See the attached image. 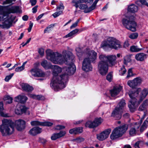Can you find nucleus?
<instances>
[{"label": "nucleus", "mask_w": 148, "mask_h": 148, "mask_svg": "<svg viewBox=\"0 0 148 148\" xmlns=\"http://www.w3.org/2000/svg\"><path fill=\"white\" fill-rule=\"evenodd\" d=\"M46 52L47 59L53 63H64L67 65L63 69L65 74L60 76L58 75L62 71L60 67L57 65H52L50 68L52 69L53 75L51 86L55 90L63 89L65 87L64 82L66 81L68 75H73L75 71V66L73 63L74 57L71 52L66 50L63 51L62 55L57 52H54L50 49L47 50Z\"/></svg>", "instance_id": "obj_1"}, {"label": "nucleus", "mask_w": 148, "mask_h": 148, "mask_svg": "<svg viewBox=\"0 0 148 148\" xmlns=\"http://www.w3.org/2000/svg\"><path fill=\"white\" fill-rule=\"evenodd\" d=\"M99 58L100 61L98 64V68L99 72L102 75H105L108 72V65L107 61L109 62L110 66L115 65L116 63V57L115 55L106 56L100 54L99 56Z\"/></svg>", "instance_id": "obj_2"}, {"label": "nucleus", "mask_w": 148, "mask_h": 148, "mask_svg": "<svg viewBox=\"0 0 148 148\" xmlns=\"http://www.w3.org/2000/svg\"><path fill=\"white\" fill-rule=\"evenodd\" d=\"M14 123L11 121L4 119L0 125V131L3 136H6L13 133L14 130Z\"/></svg>", "instance_id": "obj_3"}, {"label": "nucleus", "mask_w": 148, "mask_h": 148, "mask_svg": "<svg viewBox=\"0 0 148 148\" xmlns=\"http://www.w3.org/2000/svg\"><path fill=\"white\" fill-rule=\"evenodd\" d=\"M128 128L127 124H124L115 128L110 136L112 140H114L121 137L126 132Z\"/></svg>", "instance_id": "obj_4"}, {"label": "nucleus", "mask_w": 148, "mask_h": 148, "mask_svg": "<svg viewBox=\"0 0 148 148\" xmlns=\"http://www.w3.org/2000/svg\"><path fill=\"white\" fill-rule=\"evenodd\" d=\"M134 17L133 16H126L123 18L122 20V23L124 26L132 32L136 31V23L134 21Z\"/></svg>", "instance_id": "obj_5"}, {"label": "nucleus", "mask_w": 148, "mask_h": 148, "mask_svg": "<svg viewBox=\"0 0 148 148\" xmlns=\"http://www.w3.org/2000/svg\"><path fill=\"white\" fill-rule=\"evenodd\" d=\"M102 45L103 47H106L115 49L122 47L121 42L114 38L111 37L109 38L106 41L102 44Z\"/></svg>", "instance_id": "obj_6"}, {"label": "nucleus", "mask_w": 148, "mask_h": 148, "mask_svg": "<svg viewBox=\"0 0 148 148\" xmlns=\"http://www.w3.org/2000/svg\"><path fill=\"white\" fill-rule=\"evenodd\" d=\"M141 89L138 88L137 89V91L134 92L132 91H130L128 93L131 99L129 101L128 106L130 111L132 112H134L135 109V104L136 102V99L135 98V96L138 94V92Z\"/></svg>", "instance_id": "obj_7"}, {"label": "nucleus", "mask_w": 148, "mask_h": 148, "mask_svg": "<svg viewBox=\"0 0 148 148\" xmlns=\"http://www.w3.org/2000/svg\"><path fill=\"white\" fill-rule=\"evenodd\" d=\"M119 107H116L114 110L112 112V114H114V116H116L118 115V117L117 119H119L121 117V114L122 112V110L124 109L126 106L125 101L122 99L121 100L118 104Z\"/></svg>", "instance_id": "obj_8"}, {"label": "nucleus", "mask_w": 148, "mask_h": 148, "mask_svg": "<svg viewBox=\"0 0 148 148\" xmlns=\"http://www.w3.org/2000/svg\"><path fill=\"white\" fill-rule=\"evenodd\" d=\"M79 0H72V3L73 5L76 8H79L81 10H84V12L85 13H89L91 11L92 9H90V7H88L87 5L82 4L83 3H80Z\"/></svg>", "instance_id": "obj_9"}, {"label": "nucleus", "mask_w": 148, "mask_h": 148, "mask_svg": "<svg viewBox=\"0 0 148 148\" xmlns=\"http://www.w3.org/2000/svg\"><path fill=\"white\" fill-rule=\"evenodd\" d=\"M103 121V119L101 117L95 118L93 121H88L86 123L85 126L89 128H94L100 125Z\"/></svg>", "instance_id": "obj_10"}, {"label": "nucleus", "mask_w": 148, "mask_h": 148, "mask_svg": "<svg viewBox=\"0 0 148 148\" xmlns=\"http://www.w3.org/2000/svg\"><path fill=\"white\" fill-rule=\"evenodd\" d=\"M91 61H89L88 58H85L84 59L82 63V69L85 72H88L92 71V67L91 64Z\"/></svg>", "instance_id": "obj_11"}, {"label": "nucleus", "mask_w": 148, "mask_h": 148, "mask_svg": "<svg viewBox=\"0 0 148 148\" xmlns=\"http://www.w3.org/2000/svg\"><path fill=\"white\" fill-rule=\"evenodd\" d=\"M111 130L110 128L107 129L101 133L97 135V138L99 140H103L107 138L110 133Z\"/></svg>", "instance_id": "obj_12"}, {"label": "nucleus", "mask_w": 148, "mask_h": 148, "mask_svg": "<svg viewBox=\"0 0 148 148\" xmlns=\"http://www.w3.org/2000/svg\"><path fill=\"white\" fill-rule=\"evenodd\" d=\"M140 126L139 123H136L134 124H132L129 128V134L132 136L135 135Z\"/></svg>", "instance_id": "obj_13"}, {"label": "nucleus", "mask_w": 148, "mask_h": 148, "mask_svg": "<svg viewBox=\"0 0 148 148\" xmlns=\"http://www.w3.org/2000/svg\"><path fill=\"white\" fill-rule=\"evenodd\" d=\"M142 81L140 77H136L132 80H129L127 84L130 87L134 88L139 85Z\"/></svg>", "instance_id": "obj_14"}, {"label": "nucleus", "mask_w": 148, "mask_h": 148, "mask_svg": "<svg viewBox=\"0 0 148 148\" xmlns=\"http://www.w3.org/2000/svg\"><path fill=\"white\" fill-rule=\"evenodd\" d=\"M25 122L21 119H18L15 121V125L16 129L18 131H21L25 128Z\"/></svg>", "instance_id": "obj_15"}, {"label": "nucleus", "mask_w": 148, "mask_h": 148, "mask_svg": "<svg viewBox=\"0 0 148 148\" xmlns=\"http://www.w3.org/2000/svg\"><path fill=\"white\" fill-rule=\"evenodd\" d=\"M88 57L89 61L93 62L97 58V53L94 50L88 51L86 52Z\"/></svg>", "instance_id": "obj_16"}, {"label": "nucleus", "mask_w": 148, "mask_h": 148, "mask_svg": "<svg viewBox=\"0 0 148 148\" xmlns=\"http://www.w3.org/2000/svg\"><path fill=\"white\" fill-rule=\"evenodd\" d=\"M30 72L32 75L35 77H43L45 75L44 73L40 69H32Z\"/></svg>", "instance_id": "obj_17"}, {"label": "nucleus", "mask_w": 148, "mask_h": 148, "mask_svg": "<svg viewBox=\"0 0 148 148\" xmlns=\"http://www.w3.org/2000/svg\"><path fill=\"white\" fill-rule=\"evenodd\" d=\"M27 109L25 106L18 105L16 106L15 110V113L18 115H21L25 112Z\"/></svg>", "instance_id": "obj_18"}, {"label": "nucleus", "mask_w": 148, "mask_h": 148, "mask_svg": "<svg viewBox=\"0 0 148 148\" xmlns=\"http://www.w3.org/2000/svg\"><path fill=\"white\" fill-rule=\"evenodd\" d=\"M148 105V101L147 100L145 101L140 106L139 108V110L140 111H144V114H143L142 118L141 121V122L142 121V120L143 119L145 116L147 114V110H146V107Z\"/></svg>", "instance_id": "obj_19"}, {"label": "nucleus", "mask_w": 148, "mask_h": 148, "mask_svg": "<svg viewBox=\"0 0 148 148\" xmlns=\"http://www.w3.org/2000/svg\"><path fill=\"white\" fill-rule=\"evenodd\" d=\"M148 55L143 53H137L135 56V59L138 61L143 62L146 59Z\"/></svg>", "instance_id": "obj_20"}, {"label": "nucleus", "mask_w": 148, "mask_h": 148, "mask_svg": "<svg viewBox=\"0 0 148 148\" xmlns=\"http://www.w3.org/2000/svg\"><path fill=\"white\" fill-rule=\"evenodd\" d=\"M28 99L27 97L23 95H19L15 97L14 101H15L20 102L21 103H24Z\"/></svg>", "instance_id": "obj_21"}, {"label": "nucleus", "mask_w": 148, "mask_h": 148, "mask_svg": "<svg viewBox=\"0 0 148 148\" xmlns=\"http://www.w3.org/2000/svg\"><path fill=\"white\" fill-rule=\"evenodd\" d=\"M121 86H116L114 87L113 89L110 90L111 95L112 97H114L117 95L121 90Z\"/></svg>", "instance_id": "obj_22"}, {"label": "nucleus", "mask_w": 148, "mask_h": 148, "mask_svg": "<svg viewBox=\"0 0 148 148\" xmlns=\"http://www.w3.org/2000/svg\"><path fill=\"white\" fill-rule=\"evenodd\" d=\"M31 124L32 126L44 125L48 126H51L53 125L52 123L49 122H46L44 123H42L38 121H32L31 122Z\"/></svg>", "instance_id": "obj_23"}, {"label": "nucleus", "mask_w": 148, "mask_h": 148, "mask_svg": "<svg viewBox=\"0 0 148 148\" xmlns=\"http://www.w3.org/2000/svg\"><path fill=\"white\" fill-rule=\"evenodd\" d=\"M66 133L64 131H60L59 133L53 134L51 137L52 140H55L65 135Z\"/></svg>", "instance_id": "obj_24"}, {"label": "nucleus", "mask_w": 148, "mask_h": 148, "mask_svg": "<svg viewBox=\"0 0 148 148\" xmlns=\"http://www.w3.org/2000/svg\"><path fill=\"white\" fill-rule=\"evenodd\" d=\"M132 55H127L124 57L123 63L124 65L127 66L128 65V63H132Z\"/></svg>", "instance_id": "obj_25"}, {"label": "nucleus", "mask_w": 148, "mask_h": 148, "mask_svg": "<svg viewBox=\"0 0 148 148\" xmlns=\"http://www.w3.org/2000/svg\"><path fill=\"white\" fill-rule=\"evenodd\" d=\"M21 86L22 89L26 92H31L34 90L32 86L27 84L23 83Z\"/></svg>", "instance_id": "obj_26"}, {"label": "nucleus", "mask_w": 148, "mask_h": 148, "mask_svg": "<svg viewBox=\"0 0 148 148\" xmlns=\"http://www.w3.org/2000/svg\"><path fill=\"white\" fill-rule=\"evenodd\" d=\"M41 132V129L38 127H35L32 128L29 131V134L33 135L35 136Z\"/></svg>", "instance_id": "obj_27"}, {"label": "nucleus", "mask_w": 148, "mask_h": 148, "mask_svg": "<svg viewBox=\"0 0 148 148\" xmlns=\"http://www.w3.org/2000/svg\"><path fill=\"white\" fill-rule=\"evenodd\" d=\"M128 11L133 13H134L138 11V7L134 4H132L129 6L128 7Z\"/></svg>", "instance_id": "obj_28"}, {"label": "nucleus", "mask_w": 148, "mask_h": 148, "mask_svg": "<svg viewBox=\"0 0 148 148\" xmlns=\"http://www.w3.org/2000/svg\"><path fill=\"white\" fill-rule=\"evenodd\" d=\"M148 94V89L146 88L143 89L141 91L139 99L141 101Z\"/></svg>", "instance_id": "obj_29"}, {"label": "nucleus", "mask_w": 148, "mask_h": 148, "mask_svg": "<svg viewBox=\"0 0 148 148\" xmlns=\"http://www.w3.org/2000/svg\"><path fill=\"white\" fill-rule=\"evenodd\" d=\"M144 49L143 48H139L138 46L132 45L130 47V50L132 52H138Z\"/></svg>", "instance_id": "obj_30"}, {"label": "nucleus", "mask_w": 148, "mask_h": 148, "mask_svg": "<svg viewBox=\"0 0 148 148\" xmlns=\"http://www.w3.org/2000/svg\"><path fill=\"white\" fill-rule=\"evenodd\" d=\"M41 64L46 69H50L52 66L50 63L48 62L46 60H43L41 62Z\"/></svg>", "instance_id": "obj_31"}, {"label": "nucleus", "mask_w": 148, "mask_h": 148, "mask_svg": "<svg viewBox=\"0 0 148 148\" xmlns=\"http://www.w3.org/2000/svg\"><path fill=\"white\" fill-rule=\"evenodd\" d=\"M0 14L2 15L3 17L8 15V13L6 11L5 7L0 5Z\"/></svg>", "instance_id": "obj_32"}, {"label": "nucleus", "mask_w": 148, "mask_h": 148, "mask_svg": "<svg viewBox=\"0 0 148 148\" xmlns=\"http://www.w3.org/2000/svg\"><path fill=\"white\" fill-rule=\"evenodd\" d=\"M9 11L12 13H16L19 12L20 9L18 6H12L9 9Z\"/></svg>", "instance_id": "obj_33"}, {"label": "nucleus", "mask_w": 148, "mask_h": 148, "mask_svg": "<svg viewBox=\"0 0 148 148\" xmlns=\"http://www.w3.org/2000/svg\"><path fill=\"white\" fill-rule=\"evenodd\" d=\"M27 95L30 98L38 100H41L42 99V97H43L41 95H36L34 94H28Z\"/></svg>", "instance_id": "obj_34"}, {"label": "nucleus", "mask_w": 148, "mask_h": 148, "mask_svg": "<svg viewBox=\"0 0 148 148\" xmlns=\"http://www.w3.org/2000/svg\"><path fill=\"white\" fill-rule=\"evenodd\" d=\"M12 25V23L9 21V20L7 19L3 23L2 28H8L10 27Z\"/></svg>", "instance_id": "obj_35"}, {"label": "nucleus", "mask_w": 148, "mask_h": 148, "mask_svg": "<svg viewBox=\"0 0 148 148\" xmlns=\"http://www.w3.org/2000/svg\"><path fill=\"white\" fill-rule=\"evenodd\" d=\"M3 103L2 102H0V116L3 117H7V115L2 111L4 110Z\"/></svg>", "instance_id": "obj_36"}, {"label": "nucleus", "mask_w": 148, "mask_h": 148, "mask_svg": "<svg viewBox=\"0 0 148 148\" xmlns=\"http://www.w3.org/2000/svg\"><path fill=\"white\" fill-rule=\"evenodd\" d=\"M79 31L77 29H75L72 31L68 34L64 36V38H67L72 36L77 33Z\"/></svg>", "instance_id": "obj_37"}, {"label": "nucleus", "mask_w": 148, "mask_h": 148, "mask_svg": "<svg viewBox=\"0 0 148 148\" xmlns=\"http://www.w3.org/2000/svg\"><path fill=\"white\" fill-rule=\"evenodd\" d=\"M79 31L77 29H75L72 31L68 34L64 36V38H67L72 36L77 33Z\"/></svg>", "instance_id": "obj_38"}, {"label": "nucleus", "mask_w": 148, "mask_h": 148, "mask_svg": "<svg viewBox=\"0 0 148 148\" xmlns=\"http://www.w3.org/2000/svg\"><path fill=\"white\" fill-rule=\"evenodd\" d=\"M79 31L77 29H75L72 31L68 34L64 36V38H67L72 36L77 33Z\"/></svg>", "instance_id": "obj_39"}, {"label": "nucleus", "mask_w": 148, "mask_h": 148, "mask_svg": "<svg viewBox=\"0 0 148 148\" xmlns=\"http://www.w3.org/2000/svg\"><path fill=\"white\" fill-rule=\"evenodd\" d=\"M3 99L6 102L8 103H10L12 102V98L9 96H5L3 98Z\"/></svg>", "instance_id": "obj_40"}, {"label": "nucleus", "mask_w": 148, "mask_h": 148, "mask_svg": "<svg viewBox=\"0 0 148 148\" xmlns=\"http://www.w3.org/2000/svg\"><path fill=\"white\" fill-rule=\"evenodd\" d=\"M147 124H148V121L146 120L145 121L142 125L141 126L140 131L141 132H143L144 130L146 129L147 127Z\"/></svg>", "instance_id": "obj_41"}, {"label": "nucleus", "mask_w": 148, "mask_h": 148, "mask_svg": "<svg viewBox=\"0 0 148 148\" xmlns=\"http://www.w3.org/2000/svg\"><path fill=\"white\" fill-rule=\"evenodd\" d=\"M126 69H125V66H123L120 70L119 71V74L121 75H124L126 72Z\"/></svg>", "instance_id": "obj_42"}, {"label": "nucleus", "mask_w": 148, "mask_h": 148, "mask_svg": "<svg viewBox=\"0 0 148 148\" xmlns=\"http://www.w3.org/2000/svg\"><path fill=\"white\" fill-rule=\"evenodd\" d=\"M138 36V34L135 33L130 35L129 36V37L132 39H135Z\"/></svg>", "instance_id": "obj_43"}, {"label": "nucleus", "mask_w": 148, "mask_h": 148, "mask_svg": "<svg viewBox=\"0 0 148 148\" xmlns=\"http://www.w3.org/2000/svg\"><path fill=\"white\" fill-rule=\"evenodd\" d=\"M99 0H95L92 5L90 7V9H92V10L95 9L96 7V4Z\"/></svg>", "instance_id": "obj_44"}, {"label": "nucleus", "mask_w": 148, "mask_h": 148, "mask_svg": "<svg viewBox=\"0 0 148 148\" xmlns=\"http://www.w3.org/2000/svg\"><path fill=\"white\" fill-rule=\"evenodd\" d=\"M112 73L110 72L106 76V79L109 82H111L112 79Z\"/></svg>", "instance_id": "obj_45"}, {"label": "nucleus", "mask_w": 148, "mask_h": 148, "mask_svg": "<svg viewBox=\"0 0 148 148\" xmlns=\"http://www.w3.org/2000/svg\"><path fill=\"white\" fill-rule=\"evenodd\" d=\"M53 26L54 25L53 24H51L45 28L44 30V32L45 33L49 32L51 30V28L53 27Z\"/></svg>", "instance_id": "obj_46"}, {"label": "nucleus", "mask_w": 148, "mask_h": 148, "mask_svg": "<svg viewBox=\"0 0 148 148\" xmlns=\"http://www.w3.org/2000/svg\"><path fill=\"white\" fill-rule=\"evenodd\" d=\"M63 12L62 10H60L58 12H56L52 14L53 16L55 18H56L62 14Z\"/></svg>", "instance_id": "obj_47"}, {"label": "nucleus", "mask_w": 148, "mask_h": 148, "mask_svg": "<svg viewBox=\"0 0 148 148\" xmlns=\"http://www.w3.org/2000/svg\"><path fill=\"white\" fill-rule=\"evenodd\" d=\"M84 140V138L81 137H79L74 139V140L78 143L82 142Z\"/></svg>", "instance_id": "obj_48"}, {"label": "nucleus", "mask_w": 148, "mask_h": 148, "mask_svg": "<svg viewBox=\"0 0 148 148\" xmlns=\"http://www.w3.org/2000/svg\"><path fill=\"white\" fill-rule=\"evenodd\" d=\"M64 6L62 3H60V5L57 7V10H63L64 9Z\"/></svg>", "instance_id": "obj_49"}, {"label": "nucleus", "mask_w": 148, "mask_h": 148, "mask_svg": "<svg viewBox=\"0 0 148 148\" xmlns=\"http://www.w3.org/2000/svg\"><path fill=\"white\" fill-rule=\"evenodd\" d=\"M133 73L132 71V68H130L128 71L127 75L126 76L127 78H128L132 76Z\"/></svg>", "instance_id": "obj_50"}, {"label": "nucleus", "mask_w": 148, "mask_h": 148, "mask_svg": "<svg viewBox=\"0 0 148 148\" xmlns=\"http://www.w3.org/2000/svg\"><path fill=\"white\" fill-rule=\"evenodd\" d=\"M15 18V16L12 15L8 16L7 17L8 20H9V21L12 24L13 21L14 20Z\"/></svg>", "instance_id": "obj_51"}, {"label": "nucleus", "mask_w": 148, "mask_h": 148, "mask_svg": "<svg viewBox=\"0 0 148 148\" xmlns=\"http://www.w3.org/2000/svg\"><path fill=\"white\" fill-rule=\"evenodd\" d=\"M24 69L23 66L22 65L21 66L16 68L15 69V71L16 72H19L23 70Z\"/></svg>", "instance_id": "obj_52"}, {"label": "nucleus", "mask_w": 148, "mask_h": 148, "mask_svg": "<svg viewBox=\"0 0 148 148\" xmlns=\"http://www.w3.org/2000/svg\"><path fill=\"white\" fill-rule=\"evenodd\" d=\"M94 0H79V2L80 3H91Z\"/></svg>", "instance_id": "obj_53"}, {"label": "nucleus", "mask_w": 148, "mask_h": 148, "mask_svg": "<svg viewBox=\"0 0 148 148\" xmlns=\"http://www.w3.org/2000/svg\"><path fill=\"white\" fill-rule=\"evenodd\" d=\"M140 2L142 5L148 7V0H140Z\"/></svg>", "instance_id": "obj_54"}, {"label": "nucleus", "mask_w": 148, "mask_h": 148, "mask_svg": "<svg viewBox=\"0 0 148 148\" xmlns=\"http://www.w3.org/2000/svg\"><path fill=\"white\" fill-rule=\"evenodd\" d=\"M82 132L83 130L82 127L76 128V134L81 133Z\"/></svg>", "instance_id": "obj_55"}, {"label": "nucleus", "mask_w": 148, "mask_h": 148, "mask_svg": "<svg viewBox=\"0 0 148 148\" xmlns=\"http://www.w3.org/2000/svg\"><path fill=\"white\" fill-rule=\"evenodd\" d=\"M79 21V20L78 19L75 23L73 24V25L70 27L71 29H72L77 27V24Z\"/></svg>", "instance_id": "obj_56"}, {"label": "nucleus", "mask_w": 148, "mask_h": 148, "mask_svg": "<svg viewBox=\"0 0 148 148\" xmlns=\"http://www.w3.org/2000/svg\"><path fill=\"white\" fill-rule=\"evenodd\" d=\"M13 75L14 74L12 73L9 75L6 76L5 79V81L6 82L8 81L9 80L11 79V78L13 76Z\"/></svg>", "instance_id": "obj_57"}, {"label": "nucleus", "mask_w": 148, "mask_h": 148, "mask_svg": "<svg viewBox=\"0 0 148 148\" xmlns=\"http://www.w3.org/2000/svg\"><path fill=\"white\" fill-rule=\"evenodd\" d=\"M76 51L77 52V55L78 56L80 57L82 54V53H81V50L79 48H77L76 49Z\"/></svg>", "instance_id": "obj_58"}, {"label": "nucleus", "mask_w": 148, "mask_h": 148, "mask_svg": "<svg viewBox=\"0 0 148 148\" xmlns=\"http://www.w3.org/2000/svg\"><path fill=\"white\" fill-rule=\"evenodd\" d=\"M69 133L71 134H76V128L70 130H69Z\"/></svg>", "instance_id": "obj_59"}, {"label": "nucleus", "mask_w": 148, "mask_h": 148, "mask_svg": "<svg viewBox=\"0 0 148 148\" xmlns=\"http://www.w3.org/2000/svg\"><path fill=\"white\" fill-rule=\"evenodd\" d=\"M16 0H6L3 2V4H6L12 3L13 1H14Z\"/></svg>", "instance_id": "obj_60"}, {"label": "nucleus", "mask_w": 148, "mask_h": 148, "mask_svg": "<svg viewBox=\"0 0 148 148\" xmlns=\"http://www.w3.org/2000/svg\"><path fill=\"white\" fill-rule=\"evenodd\" d=\"M65 128V127L61 125H58L56 128V129L57 130H60L62 129H64Z\"/></svg>", "instance_id": "obj_61"}, {"label": "nucleus", "mask_w": 148, "mask_h": 148, "mask_svg": "<svg viewBox=\"0 0 148 148\" xmlns=\"http://www.w3.org/2000/svg\"><path fill=\"white\" fill-rule=\"evenodd\" d=\"M44 51L43 49L40 48L38 50V53L40 55L42 56H43L44 54Z\"/></svg>", "instance_id": "obj_62"}, {"label": "nucleus", "mask_w": 148, "mask_h": 148, "mask_svg": "<svg viewBox=\"0 0 148 148\" xmlns=\"http://www.w3.org/2000/svg\"><path fill=\"white\" fill-rule=\"evenodd\" d=\"M129 45L130 44L127 41H125L123 45V47L125 48H126L128 47Z\"/></svg>", "instance_id": "obj_63"}, {"label": "nucleus", "mask_w": 148, "mask_h": 148, "mask_svg": "<svg viewBox=\"0 0 148 148\" xmlns=\"http://www.w3.org/2000/svg\"><path fill=\"white\" fill-rule=\"evenodd\" d=\"M140 141H138L134 145V147L135 148H140L139 144Z\"/></svg>", "instance_id": "obj_64"}]
</instances>
